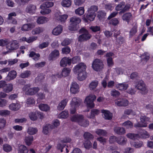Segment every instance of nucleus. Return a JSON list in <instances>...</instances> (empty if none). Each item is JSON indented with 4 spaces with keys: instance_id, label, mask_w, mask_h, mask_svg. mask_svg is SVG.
Wrapping results in <instances>:
<instances>
[{
    "instance_id": "obj_1",
    "label": "nucleus",
    "mask_w": 153,
    "mask_h": 153,
    "mask_svg": "<svg viewBox=\"0 0 153 153\" xmlns=\"http://www.w3.org/2000/svg\"><path fill=\"white\" fill-rule=\"evenodd\" d=\"M69 22V29L71 31H75L79 28V25L81 22V19L79 17L74 16L70 18Z\"/></svg>"
},
{
    "instance_id": "obj_2",
    "label": "nucleus",
    "mask_w": 153,
    "mask_h": 153,
    "mask_svg": "<svg viewBox=\"0 0 153 153\" xmlns=\"http://www.w3.org/2000/svg\"><path fill=\"white\" fill-rule=\"evenodd\" d=\"M79 33L82 34L78 37V40L79 41L82 42L88 40L90 39L92 36L88 31L84 28L81 29L79 30Z\"/></svg>"
},
{
    "instance_id": "obj_3",
    "label": "nucleus",
    "mask_w": 153,
    "mask_h": 153,
    "mask_svg": "<svg viewBox=\"0 0 153 153\" xmlns=\"http://www.w3.org/2000/svg\"><path fill=\"white\" fill-rule=\"evenodd\" d=\"M92 67L95 71H100L104 68V64L102 60L99 59H95L92 63Z\"/></svg>"
},
{
    "instance_id": "obj_4",
    "label": "nucleus",
    "mask_w": 153,
    "mask_h": 153,
    "mask_svg": "<svg viewBox=\"0 0 153 153\" xmlns=\"http://www.w3.org/2000/svg\"><path fill=\"white\" fill-rule=\"evenodd\" d=\"M30 87V85L28 84L25 86L24 88V89L26 91V94L27 95H31L34 94L39 91V89L38 87L29 88Z\"/></svg>"
},
{
    "instance_id": "obj_5",
    "label": "nucleus",
    "mask_w": 153,
    "mask_h": 153,
    "mask_svg": "<svg viewBox=\"0 0 153 153\" xmlns=\"http://www.w3.org/2000/svg\"><path fill=\"white\" fill-rule=\"evenodd\" d=\"M96 96L94 94H91L87 96L85 99V102H86L87 107L92 108L94 106L93 101L96 99Z\"/></svg>"
},
{
    "instance_id": "obj_6",
    "label": "nucleus",
    "mask_w": 153,
    "mask_h": 153,
    "mask_svg": "<svg viewBox=\"0 0 153 153\" xmlns=\"http://www.w3.org/2000/svg\"><path fill=\"white\" fill-rule=\"evenodd\" d=\"M7 48L10 50L13 51L17 49L19 46V44L16 40H13L8 42Z\"/></svg>"
},
{
    "instance_id": "obj_7",
    "label": "nucleus",
    "mask_w": 153,
    "mask_h": 153,
    "mask_svg": "<svg viewBox=\"0 0 153 153\" xmlns=\"http://www.w3.org/2000/svg\"><path fill=\"white\" fill-rule=\"evenodd\" d=\"M114 103L118 106L125 107L128 105V101L125 99L118 98L114 100Z\"/></svg>"
},
{
    "instance_id": "obj_8",
    "label": "nucleus",
    "mask_w": 153,
    "mask_h": 153,
    "mask_svg": "<svg viewBox=\"0 0 153 153\" xmlns=\"http://www.w3.org/2000/svg\"><path fill=\"white\" fill-rule=\"evenodd\" d=\"M71 108L70 109V113L74 114L76 111V108L79 105V102L77 101L76 97L72 99L71 103Z\"/></svg>"
},
{
    "instance_id": "obj_9",
    "label": "nucleus",
    "mask_w": 153,
    "mask_h": 153,
    "mask_svg": "<svg viewBox=\"0 0 153 153\" xmlns=\"http://www.w3.org/2000/svg\"><path fill=\"white\" fill-rule=\"evenodd\" d=\"M135 87L145 93L147 92L146 85L142 80L138 81L137 82Z\"/></svg>"
},
{
    "instance_id": "obj_10",
    "label": "nucleus",
    "mask_w": 153,
    "mask_h": 153,
    "mask_svg": "<svg viewBox=\"0 0 153 153\" xmlns=\"http://www.w3.org/2000/svg\"><path fill=\"white\" fill-rule=\"evenodd\" d=\"M86 68V65L84 63L81 62L75 67L74 68V72L76 73L85 71Z\"/></svg>"
},
{
    "instance_id": "obj_11",
    "label": "nucleus",
    "mask_w": 153,
    "mask_h": 153,
    "mask_svg": "<svg viewBox=\"0 0 153 153\" xmlns=\"http://www.w3.org/2000/svg\"><path fill=\"white\" fill-rule=\"evenodd\" d=\"M59 55V52L58 50H55L52 51L48 56L49 60L53 61L56 59Z\"/></svg>"
},
{
    "instance_id": "obj_12",
    "label": "nucleus",
    "mask_w": 153,
    "mask_h": 153,
    "mask_svg": "<svg viewBox=\"0 0 153 153\" xmlns=\"http://www.w3.org/2000/svg\"><path fill=\"white\" fill-rule=\"evenodd\" d=\"M71 64V59L65 57L63 58L60 62V65L62 67L66 66L67 65H70Z\"/></svg>"
},
{
    "instance_id": "obj_13",
    "label": "nucleus",
    "mask_w": 153,
    "mask_h": 153,
    "mask_svg": "<svg viewBox=\"0 0 153 153\" xmlns=\"http://www.w3.org/2000/svg\"><path fill=\"white\" fill-rule=\"evenodd\" d=\"M71 72V69L68 68H65L62 70L61 74H56V76L61 78L62 76L66 77L69 75Z\"/></svg>"
},
{
    "instance_id": "obj_14",
    "label": "nucleus",
    "mask_w": 153,
    "mask_h": 153,
    "mask_svg": "<svg viewBox=\"0 0 153 153\" xmlns=\"http://www.w3.org/2000/svg\"><path fill=\"white\" fill-rule=\"evenodd\" d=\"M79 86L75 82H72L70 88V91L73 94H76L79 91Z\"/></svg>"
},
{
    "instance_id": "obj_15",
    "label": "nucleus",
    "mask_w": 153,
    "mask_h": 153,
    "mask_svg": "<svg viewBox=\"0 0 153 153\" xmlns=\"http://www.w3.org/2000/svg\"><path fill=\"white\" fill-rule=\"evenodd\" d=\"M84 117L82 115L77 114L73 115L71 118V120L73 122H77L79 124V122H81Z\"/></svg>"
},
{
    "instance_id": "obj_16",
    "label": "nucleus",
    "mask_w": 153,
    "mask_h": 153,
    "mask_svg": "<svg viewBox=\"0 0 153 153\" xmlns=\"http://www.w3.org/2000/svg\"><path fill=\"white\" fill-rule=\"evenodd\" d=\"M62 26L60 25H58L53 29L52 33L54 35L57 36L62 33Z\"/></svg>"
},
{
    "instance_id": "obj_17",
    "label": "nucleus",
    "mask_w": 153,
    "mask_h": 153,
    "mask_svg": "<svg viewBox=\"0 0 153 153\" xmlns=\"http://www.w3.org/2000/svg\"><path fill=\"white\" fill-rule=\"evenodd\" d=\"M17 73L16 71L13 70L9 72L6 77V79L7 81H10L15 79Z\"/></svg>"
},
{
    "instance_id": "obj_18",
    "label": "nucleus",
    "mask_w": 153,
    "mask_h": 153,
    "mask_svg": "<svg viewBox=\"0 0 153 153\" xmlns=\"http://www.w3.org/2000/svg\"><path fill=\"white\" fill-rule=\"evenodd\" d=\"M36 10V7L32 4H29L26 8V11L27 13H35Z\"/></svg>"
},
{
    "instance_id": "obj_19",
    "label": "nucleus",
    "mask_w": 153,
    "mask_h": 153,
    "mask_svg": "<svg viewBox=\"0 0 153 153\" xmlns=\"http://www.w3.org/2000/svg\"><path fill=\"white\" fill-rule=\"evenodd\" d=\"M68 102V100L67 99L62 100L58 104L57 107V109L59 111L63 110L67 105Z\"/></svg>"
},
{
    "instance_id": "obj_20",
    "label": "nucleus",
    "mask_w": 153,
    "mask_h": 153,
    "mask_svg": "<svg viewBox=\"0 0 153 153\" xmlns=\"http://www.w3.org/2000/svg\"><path fill=\"white\" fill-rule=\"evenodd\" d=\"M35 26V24L33 23L25 24L22 26L21 30L22 31H27L34 28Z\"/></svg>"
},
{
    "instance_id": "obj_21",
    "label": "nucleus",
    "mask_w": 153,
    "mask_h": 153,
    "mask_svg": "<svg viewBox=\"0 0 153 153\" xmlns=\"http://www.w3.org/2000/svg\"><path fill=\"white\" fill-rule=\"evenodd\" d=\"M114 132L119 135L123 134L125 133L126 131L124 128L119 126H115L114 128Z\"/></svg>"
},
{
    "instance_id": "obj_22",
    "label": "nucleus",
    "mask_w": 153,
    "mask_h": 153,
    "mask_svg": "<svg viewBox=\"0 0 153 153\" xmlns=\"http://www.w3.org/2000/svg\"><path fill=\"white\" fill-rule=\"evenodd\" d=\"M102 112L103 114L104 118L105 119L110 120L112 118V114L109 111L106 110H102Z\"/></svg>"
},
{
    "instance_id": "obj_23",
    "label": "nucleus",
    "mask_w": 153,
    "mask_h": 153,
    "mask_svg": "<svg viewBox=\"0 0 153 153\" xmlns=\"http://www.w3.org/2000/svg\"><path fill=\"white\" fill-rule=\"evenodd\" d=\"M96 15L94 14L88 12L86 15L84 19V20L86 22H88V20H89L90 21H92L94 20Z\"/></svg>"
},
{
    "instance_id": "obj_24",
    "label": "nucleus",
    "mask_w": 153,
    "mask_h": 153,
    "mask_svg": "<svg viewBox=\"0 0 153 153\" xmlns=\"http://www.w3.org/2000/svg\"><path fill=\"white\" fill-rule=\"evenodd\" d=\"M100 113V111L97 109H93L91 111V114L88 116V117L90 118L94 119L95 116L98 115Z\"/></svg>"
},
{
    "instance_id": "obj_25",
    "label": "nucleus",
    "mask_w": 153,
    "mask_h": 153,
    "mask_svg": "<svg viewBox=\"0 0 153 153\" xmlns=\"http://www.w3.org/2000/svg\"><path fill=\"white\" fill-rule=\"evenodd\" d=\"M127 141V139L126 138L120 136L117 138V143L120 145H125Z\"/></svg>"
},
{
    "instance_id": "obj_26",
    "label": "nucleus",
    "mask_w": 153,
    "mask_h": 153,
    "mask_svg": "<svg viewBox=\"0 0 153 153\" xmlns=\"http://www.w3.org/2000/svg\"><path fill=\"white\" fill-rule=\"evenodd\" d=\"M53 128L54 127L53 125H52L51 124L46 125L43 127L42 132L45 134H47L49 131Z\"/></svg>"
},
{
    "instance_id": "obj_27",
    "label": "nucleus",
    "mask_w": 153,
    "mask_h": 153,
    "mask_svg": "<svg viewBox=\"0 0 153 153\" xmlns=\"http://www.w3.org/2000/svg\"><path fill=\"white\" fill-rule=\"evenodd\" d=\"M13 89V85L11 83L6 84L4 88L3 91L6 93H8L11 92Z\"/></svg>"
},
{
    "instance_id": "obj_28",
    "label": "nucleus",
    "mask_w": 153,
    "mask_h": 153,
    "mask_svg": "<svg viewBox=\"0 0 153 153\" xmlns=\"http://www.w3.org/2000/svg\"><path fill=\"white\" fill-rule=\"evenodd\" d=\"M78 79L80 81H82L85 79L86 77V72L83 71L82 72H78Z\"/></svg>"
},
{
    "instance_id": "obj_29",
    "label": "nucleus",
    "mask_w": 153,
    "mask_h": 153,
    "mask_svg": "<svg viewBox=\"0 0 153 153\" xmlns=\"http://www.w3.org/2000/svg\"><path fill=\"white\" fill-rule=\"evenodd\" d=\"M132 14L130 13H127L124 14L122 16V18L123 20L126 21L128 23L131 19Z\"/></svg>"
},
{
    "instance_id": "obj_30",
    "label": "nucleus",
    "mask_w": 153,
    "mask_h": 153,
    "mask_svg": "<svg viewBox=\"0 0 153 153\" xmlns=\"http://www.w3.org/2000/svg\"><path fill=\"white\" fill-rule=\"evenodd\" d=\"M48 21V19L45 17L40 16L38 18L36 22L38 24H42L47 22Z\"/></svg>"
},
{
    "instance_id": "obj_31",
    "label": "nucleus",
    "mask_w": 153,
    "mask_h": 153,
    "mask_svg": "<svg viewBox=\"0 0 153 153\" xmlns=\"http://www.w3.org/2000/svg\"><path fill=\"white\" fill-rule=\"evenodd\" d=\"M131 144L132 146L136 148H139L143 146V142L140 141L132 142Z\"/></svg>"
},
{
    "instance_id": "obj_32",
    "label": "nucleus",
    "mask_w": 153,
    "mask_h": 153,
    "mask_svg": "<svg viewBox=\"0 0 153 153\" xmlns=\"http://www.w3.org/2000/svg\"><path fill=\"white\" fill-rule=\"evenodd\" d=\"M20 107V105L18 103H12L10 104L9 106L10 109L14 111L18 110Z\"/></svg>"
},
{
    "instance_id": "obj_33",
    "label": "nucleus",
    "mask_w": 153,
    "mask_h": 153,
    "mask_svg": "<svg viewBox=\"0 0 153 153\" xmlns=\"http://www.w3.org/2000/svg\"><path fill=\"white\" fill-rule=\"evenodd\" d=\"M38 131V129L36 128L29 127L27 130V133L30 135H32L35 134Z\"/></svg>"
},
{
    "instance_id": "obj_34",
    "label": "nucleus",
    "mask_w": 153,
    "mask_h": 153,
    "mask_svg": "<svg viewBox=\"0 0 153 153\" xmlns=\"http://www.w3.org/2000/svg\"><path fill=\"white\" fill-rule=\"evenodd\" d=\"M53 4L51 1H47L42 4L40 6L41 8H48L53 6Z\"/></svg>"
},
{
    "instance_id": "obj_35",
    "label": "nucleus",
    "mask_w": 153,
    "mask_h": 153,
    "mask_svg": "<svg viewBox=\"0 0 153 153\" xmlns=\"http://www.w3.org/2000/svg\"><path fill=\"white\" fill-rule=\"evenodd\" d=\"M18 153H27L28 150L25 146L21 145L18 149Z\"/></svg>"
},
{
    "instance_id": "obj_36",
    "label": "nucleus",
    "mask_w": 153,
    "mask_h": 153,
    "mask_svg": "<svg viewBox=\"0 0 153 153\" xmlns=\"http://www.w3.org/2000/svg\"><path fill=\"white\" fill-rule=\"evenodd\" d=\"M116 87L120 90H125L128 88V85L125 83H119L116 85Z\"/></svg>"
},
{
    "instance_id": "obj_37",
    "label": "nucleus",
    "mask_w": 153,
    "mask_h": 153,
    "mask_svg": "<svg viewBox=\"0 0 153 153\" xmlns=\"http://www.w3.org/2000/svg\"><path fill=\"white\" fill-rule=\"evenodd\" d=\"M33 137L30 136H28L25 138V141L26 144L29 146L32 142L33 140Z\"/></svg>"
},
{
    "instance_id": "obj_38",
    "label": "nucleus",
    "mask_w": 153,
    "mask_h": 153,
    "mask_svg": "<svg viewBox=\"0 0 153 153\" xmlns=\"http://www.w3.org/2000/svg\"><path fill=\"white\" fill-rule=\"evenodd\" d=\"M98 84V82L97 80L92 81L89 85V88L92 90L96 88Z\"/></svg>"
},
{
    "instance_id": "obj_39",
    "label": "nucleus",
    "mask_w": 153,
    "mask_h": 153,
    "mask_svg": "<svg viewBox=\"0 0 153 153\" xmlns=\"http://www.w3.org/2000/svg\"><path fill=\"white\" fill-rule=\"evenodd\" d=\"M98 10L97 6L96 5L91 6L88 9V12L94 14L96 15L95 12Z\"/></svg>"
},
{
    "instance_id": "obj_40",
    "label": "nucleus",
    "mask_w": 153,
    "mask_h": 153,
    "mask_svg": "<svg viewBox=\"0 0 153 153\" xmlns=\"http://www.w3.org/2000/svg\"><path fill=\"white\" fill-rule=\"evenodd\" d=\"M140 118L141 123L144 124H146L147 126V124L149 121V118L146 116L143 115H141Z\"/></svg>"
},
{
    "instance_id": "obj_41",
    "label": "nucleus",
    "mask_w": 153,
    "mask_h": 153,
    "mask_svg": "<svg viewBox=\"0 0 153 153\" xmlns=\"http://www.w3.org/2000/svg\"><path fill=\"white\" fill-rule=\"evenodd\" d=\"M140 57L142 61H145L146 62L149 60L150 58V55L148 53L145 52Z\"/></svg>"
},
{
    "instance_id": "obj_42",
    "label": "nucleus",
    "mask_w": 153,
    "mask_h": 153,
    "mask_svg": "<svg viewBox=\"0 0 153 153\" xmlns=\"http://www.w3.org/2000/svg\"><path fill=\"white\" fill-rule=\"evenodd\" d=\"M39 107L42 111H47L50 110V107L47 104H40L39 105Z\"/></svg>"
},
{
    "instance_id": "obj_43",
    "label": "nucleus",
    "mask_w": 153,
    "mask_h": 153,
    "mask_svg": "<svg viewBox=\"0 0 153 153\" xmlns=\"http://www.w3.org/2000/svg\"><path fill=\"white\" fill-rule=\"evenodd\" d=\"M44 30L43 28L41 27H38L33 29L32 31V33L33 35L37 34L43 32Z\"/></svg>"
},
{
    "instance_id": "obj_44",
    "label": "nucleus",
    "mask_w": 153,
    "mask_h": 153,
    "mask_svg": "<svg viewBox=\"0 0 153 153\" xmlns=\"http://www.w3.org/2000/svg\"><path fill=\"white\" fill-rule=\"evenodd\" d=\"M68 17V15L66 14L59 15L56 17V19L61 22H64L67 19Z\"/></svg>"
},
{
    "instance_id": "obj_45",
    "label": "nucleus",
    "mask_w": 153,
    "mask_h": 153,
    "mask_svg": "<svg viewBox=\"0 0 153 153\" xmlns=\"http://www.w3.org/2000/svg\"><path fill=\"white\" fill-rule=\"evenodd\" d=\"M3 149L5 152H10L12 151V146L8 144H5L3 145Z\"/></svg>"
},
{
    "instance_id": "obj_46",
    "label": "nucleus",
    "mask_w": 153,
    "mask_h": 153,
    "mask_svg": "<svg viewBox=\"0 0 153 153\" xmlns=\"http://www.w3.org/2000/svg\"><path fill=\"white\" fill-rule=\"evenodd\" d=\"M89 121L86 119L84 118V117L82 119L81 122H79V125L80 126L86 127L89 125Z\"/></svg>"
},
{
    "instance_id": "obj_47",
    "label": "nucleus",
    "mask_w": 153,
    "mask_h": 153,
    "mask_svg": "<svg viewBox=\"0 0 153 153\" xmlns=\"http://www.w3.org/2000/svg\"><path fill=\"white\" fill-rule=\"evenodd\" d=\"M123 125L127 128H130L133 127V124L130 121L128 120L123 123Z\"/></svg>"
},
{
    "instance_id": "obj_48",
    "label": "nucleus",
    "mask_w": 153,
    "mask_h": 153,
    "mask_svg": "<svg viewBox=\"0 0 153 153\" xmlns=\"http://www.w3.org/2000/svg\"><path fill=\"white\" fill-rule=\"evenodd\" d=\"M37 111L35 112H30L29 114V116L30 119L32 120H35L37 119Z\"/></svg>"
},
{
    "instance_id": "obj_49",
    "label": "nucleus",
    "mask_w": 153,
    "mask_h": 153,
    "mask_svg": "<svg viewBox=\"0 0 153 153\" xmlns=\"http://www.w3.org/2000/svg\"><path fill=\"white\" fill-rule=\"evenodd\" d=\"M120 22L118 19L116 18H114L110 20L109 22V24L112 25L114 26H116L119 24Z\"/></svg>"
},
{
    "instance_id": "obj_50",
    "label": "nucleus",
    "mask_w": 153,
    "mask_h": 153,
    "mask_svg": "<svg viewBox=\"0 0 153 153\" xmlns=\"http://www.w3.org/2000/svg\"><path fill=\"white\" fill-rule=\"evenodd\" d=\"M75 13L79 16L83 14L84 13V7H81L78 8L75 10Z\"/></svg>"
},
{
    "instance_id": "obj_51",
    "label": "nucleus",
    "mask_w": 153,
    "mask_h": 153,
    "mask_svg": "<svg viewBox=\"0 0 153 153\" xmlns=\"http://www.w3.org/2000/svg\"><path fill=\"white\" fill-rule=\"evenodd\" d=\"M110 94L111 96L114 97H117L120 95V92L115 89L111 91Z\"/></svg>"
},
{
    "instance_id": "obj_52",
    "label": "nucleus",
    "mask_w": 153,
    "mask_h": 153,
    "mask_svg": "<svg viewBox=\"0 0 153 153\" xmlns=\"http://www.w3.org/2000/svg\"><path fill=\"white\" fill-rule=\"evenodd\" d=\"M124 6L123 9L119 12V14H121L129 10L131 7V5L130 4H127Z\"/></svg>"
},
{
    "instance_id": "obj_53",
    "label": "nucleus",
    "mask_w": 153,
    "mask_h": 153,
    "mask_svg": "<svg viewBox=\"0 0 153 153\" xmlns=\"http://www.w3.org/2000/svg\"><path fill=\"white\" fill-rule=\"evenodd\" d=\"M83 136L84 138L87 140L92 139L94 137L91 134L87 132H85Z\"/></svg>"
},
{
    "instance_id": "obj_54",
    "label": "nucleus",
    "mask_w": 153,
    "mask_h": 153,
    "mask_svg": "<svg viewBox=\"0 0 153 153\" xmlns=\"http://www.w3.org/2000/svg\"><path fill=\"white\" fill-rule=\"evenodd\" d=\"M30 75V71H25L19 75V76L22 78H25L28 77Z\"/></svg>"
},
{
    "instance_id": "obj_55",
    "label": "nucleus",
    "mask_w": 153,
    "mask_h": 153,
    "mask_svg": "<svg viewBox=\"0 0 153 153\" xmlns=\"http://www.w3.org/2000/svg\"><path fill=\"white\" fill-rule=\"evenodd\" d=\"M71 3L70 0H63L61 4L65 7H69L71 5Z\"/></svg>"
},
{
    "instance_id": "obj_56",
    "label": "nucleus",
    "mask_w": 153,
    "mask_h": 153,
    "mask_svg": "<svg viewBox=\"0 0 153 153\" xmlns=\"http://www.w3.org/2000/svg\"><path fill=\"white\" fill-rule=\"evenodd\" d=\"M6 121L5 119L2 118H0V129H3L6 126Z\"/></svg>"
},
{
    "instance_id": "obj_57",
    "label": "nucleus",
    "mask_w": 153,
    "mask_h": 153,
    "mask_svg": "<svg viewBox=\"0 0 153 153\" xmlns=\"http://www.w3.org/2000/svg\"><path fill=\"white\" fill-rule=\"evenodd\" d=\"M96 133L100 136H105L107 134V132L105 130L102 129H98L96 131Z\"/></svg>"
},
{
    "instance_id": "obj_58",
    "label": "nucleus",
    "mask_w": 153,
    "mask_h": 153,
    "mask_svg": "<svg viewBox=\"0 0 153 153\" xmlns=\"http://www.w3.org/2000/svg\"><path fill=\"white\" fill-rule=\"evenodd\" d=\"M84 147L87 149H89L91 148L92 144L89 140H86L84 143Z\"/></svg>"
},
{
    "instance_id": "obj_59",
    "label": "nucleus",
    "mask_w": 153,
    "mask_h": 153,
    "mask_svg": "<svg viewBox=\"0 0 153 153\" xmlns=\"http://www.w3.org/2000/svg\"><path fill=\"white\" fill-rule=\"evenodd\" d=\"M137 26L135 25L131 29L130 31V35L131 36H133L134 35L137 31Z\"/></svg>"
},
{
    "instance_id": "obj_60",
    "label": "nucleus",
    "mask_w": 153,
    "mask_h": 153,
    "mask_svg": "<svg viewBox=\"0 0 153 153\" xmlns=\"http://www.w3.org/2000/svg\"><path fill=\"white\" fill-rule=\"evenodd\" d=\"M68 112L67 111H62L59 115V118H65L68 116Z\"/></svg>"
},
{
    "instance_id": "obj_61",
    "label": "nucleus",
    "mask_w": 153,
    "mask_h": 153,
    "mask_svg": "<svg viewBox=\"0 0 153 153\" xmlns=\"http://www.w3.org/2000/svg\"><path fill=\"white\" fill-rule=\"evenodd\" d=\"M125 2H121L119 4L117 5L115 7V9L117 11H119L122 10L123 7L125 5Z\"/></svg>"
},
{
    "instance_id": "obj_62",
    "label": "nucleus",
    "mask_w": 153,
    "mask_h": 153,
    "mask_svg": "<svg viewBox=\"0 0 153 153\" xmlns=\"http://www.w3.org/2000/svg\"><path fill=\"white\" fill-rule=\"evenodd\" d=\"M10 112L6 110H3L0 111V115L1 116H6L10 115Z\"/></svg>"
},
{
    "instance_id": "obj_63",
    "label": "nucleus",
    "mask_w": 153,
    "mask_h": 153,
    "mask_svg": "<svg viewBox=\"0 0 153 153\" xmlns=\"http://www.w3.org/2000/svg\"><path fill=\"white\" fill-rule=\"evenodd\" d=\"M71 49L68 46L65 47L62 49V52L63 54H67L69 53Z\"/></svg>"
},
{
    "instance_id": "obj_64",
    "label": "nucleus",
    "mask_w": 153,
    "mask_h": 153,
    "mask_svg": "<svg viewBox=\"0 0 153 153\" xmlns=\"http://www.w3.org/2000/svg\"><path fill=\"white\" fill-rule=\"evenodd\" d=\"M140 134L142 137L145 138H148L149 136V133L146 131L143 130H142L140 133Z\"/></svg>"
}]
</instances>
